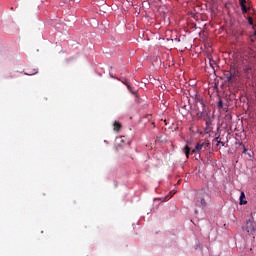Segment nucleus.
Returning <instances> with one entry per match:
<instances>
[{
	"label": "nucleus",
	"instance_id": "f257e3e1",
	"mask_svg": "<svg viewBox=\"0 0 256 256\" xmlns=\"http://www.w3.org/2000/svg\"><path fill=\"white\" fill-rule=\"evenodd\" d=\"M196 115L199 119H205L206 115H208L206 105L202 99H198L196 101Z\"/></svg>",
	"mask_w": 256,
	"mask_h": 256
},
{
	"label": "nucleus",
	"instance_id": "f03ea898",
	"mask_svg": "<svg viewBox=\"0 0 256 256\" xmlns=\"http://www.w3.org/2000/svg\"><path fill=\"white\" fill-rule=\"evenodd\" d=\"M211 143L208 140L205 141H199V143H196V146L194 149H192L191 153H201V151H208L210 149Z\"/></svg>",
	"mask_w": 256,
	"mask_h": 256
},
{
	"label": "nucleus",
	"instance_id": "7ed1b4c3",
	"mask_svg": "<svg viewBox=\"0 0 256 256\" xmlns=\"http://www.w3.org/2000/svg\"><path fill=\"white\" fill-rule=\"evenodd\" d=\"M209 197L208 193H206L205 191H201L200 193H198L196 195V205H198V207H206L207 205V201L206 198Z\"/></svg>",
	"mask_w": 256,
	"mask_h": 256
},
{
	"label": "nucleus",
	"instance_id": "20e7f679",
	"mask_svg": "<svg viewBox=\"0 0 256 256\" xmlns=\"http://www.w3.org/2000/svg\"><path fill=\"white\" fill-rule=\"evenodd\" d=\"M243 229H246L247 233H249L250 235L253 234L256 231L255 221H253L252 219H248Z\"/></svg>",
	"mask_w": 256,
	"mask_h": 256
},
{
	"label": "nucleus",
	"instance_id": "39448f33",
	"mask_svg": "<svg viewBox=\"0 0 256 256\" xmlns=\"http://www.w3.org/2000/svg\"><path fill=\"white\" fill-rule=\"evenodd\" d=\"M205 131L206 133H210L211 131H213V123L211 117H208V119H206Z\"/></svg>",
	"mask_w": 256,
	"mask_h": 256
},
{
	"label": "nucleus",
	"instance_id": "423d86ee",
	"mask_svg": "<svg viewBox=\"0 0 256 256\" xmlns=\"http://www.w3.org/2000/svg\"><path fill=\"white\" fill-rule=\"evenodd\" d=\"M238 74L239 71L235 67L230 68L231 81H235L237 79Z\"/></svg>",
	"mask_w": 256,
	"mask_h": 256
},
{
	"label": "nucleus",
	"instance_id": "0eeeda50",
	"mask_svg": "<svg viewBox=\"0 0 256 256\" xmlns=\"http://www.w3.org/2000/svg\"><path fill=\"white\" fill-rule=\"evenodd\" d=\"M122 83H124V84L127 86L128 90H129L131 93H133V94L136 93V91H134V89H132L129 79L123 78V79H122Z\"/></svg>",
	"mask_w": 256,
	"mask_h": 256
},
{
	"label": "nucleus",
	"instance_id": "6e6552de",
	"mask_svg": "<svg viewBox=\"0 0 256 256\" xmlns=\"http://www.w3.org/2000/svg\"><path fill=\"white\" fill-rule=\"evenodd\" d=\"M243 71L246 74V76L249 77L250 73L252 72V65H245L243 67Z\"/></svg>",
	"mask_w": 256,
	"mask_h": 256
},
{
	"label": "nucleus",
	"instance_id": "1a4fd4ad",
	"mask_svg": "<svg viewBox=\"0 0 256 256\" xmlns=\"http://www.w3.org/2000/svg\"><path fill=\"white\" fill-rule=\"evenodd\" d=\"M245 197H246V195H245L244 191H241V193H240V204L241 205L248 203V201L245 199Z\"/></svg>",
	"mask_w": 256,
	"mask_h": 256
},
{
	"label": "nucleus",
	"instance_id": "9d476101",
	"mask_svg": "<svg viewBox=\"0 0 256 256\" xmlns=\"http://www.w3.org/2000/svg\"><path fill=\"white\" fill-rule=\"evenodd\" d=\"M184 152L186 154V157L189 158V155L191 153V149H190L189 145H185Z\"/></svg>",
	"mask_w": 256,
	"mask_h": 256
},
{
	"label": "nucleus",
	"instance_id": "9b49d317",
	"mask_svg": "<svg viewBox=\"0 0 256 256\" xmlns=\"http://www.w3.org/2000/svg\"><path fill=\"white\" fill-rule=\"evenodd\" d=\"M224 75H225L227 81H232L231 69H230V71H226V73Z\"/></svg>",
	"mask_w": 256,
	"mask_h": 256
},
{
	"label": "nucleus",
	"instance_id": "f8f14e48",
	"mask_svg": "<svg viewBox=\"0 0 256 256\" xmlns=\"http://www.w3.org/2000/svg\"><path fill=\"white\" fill-rule=\"evenodd\" d=\"M114 129L116 131H119V129H121V123H119L118 121H115L114 122Z\"/></svg>",
	"mask_w": 256,
	"mask_h": 256
},
{
	"label": "nucleus",
	"instance_id": "ddd939ff",
	"mask_svg": "<svg viewBox=\"0 0 256 256\" xmlns=\"http://www.w3.org/2000/svg\"><path fill=\"white\" fill-rule=\"evenodd\" d=\"M223 107H224L223 100L219 99V101H218V109H223Z\"/></svg>",
	"mask_w": 256,
	"mask_h": 256
},
{
	"label": "nucleus",
	"instance_id": "4468645a",
	"mask_svg": "<svg viewBox=\"0 0 256 256\" xmlns=\"http://www.w3.org/2000/svg\"><path fill=\"white\" fill-rule=\"evenodd\" d=\"M241 9H242V13H247L248 9L246 7V3L242 4Z\"/></svg>",
	"mask_w": 256,
	"mask_h": 256
},
{
	"label": "nucleus",
	"instance_id": "2eb2a0df",
	"mask_svg": "<svg viewBox=\"0 0 256 256\" xmlns=\"http://www.w3.org/2000/svg\"><path fill=\"white\" fill-rule=\"evenodd\" d=\"M255 39H256V31H254V34H253V35H250V41H251L252 43L255 42Z\"/></svg>",
	"mask_w": 256,
	"mask_h": 256
},
{
	"label": "nucleus",
	"instance_id": "dca6fc26",
	"mask_svg": "<svg viewBox=\"0 0 256 256\" xmlns=\"http://www.w3.org/2000/svg\"><path fill=\"white\" fill-rule=\"evenodd\" d=\"M220 139V137H215L214 139H213V141H216L217 142V145H221L222 143H223V141H221V140H219Z\"/></svg>",
	"mask_w": 256,
	"mask_h": 256
},
{
	"label": "nucleus",
	"instance_id": "f3484780",
	"mask_svg": "<svg viewBox=\"0 0 256 256\" xmlns=\"http://www.w3.org/2000/svg\"><path fill=\"white\" fill-rule=\"evenodd\" d=\"M248 23H249L250 25H253V24H254L253 17H248Z\"/></svg>",
	"mask_w": 256,
	"mask_h": 256
},
{
	"label": "nucleus",
	"instance_id": "a211bd4d",
	"mask_svg": "<svg viewBox=\"0 0 256 256\" xmlns=\"http://www.w3.org/2000/svg\"><path fill=\"white\" fill-rule=\"evenodd\" d=\"M243 153H248V149L245 147V145H243Z\"/></svg>",
	"mask_w": 256,
	"mask_h": 256
},
{
	"label": "nucleus",
	"instance_id": "6ab92c4d",
	"mask_svg": "<svg viewBox=\"0 0 256 256\" xmlns=\"http://www.w3.org/2000/svg\"><path fill=\"white\" fill-rule=\"evenodd\" d=\"M244 3H246V0H240V6H242Z\"/></svg>",
	"mask_w": 256,
	"mask_h": 256
},
{
	"label": "nucleus",
	"instance_id": "aec40b11",
	"mask_svg": "<svg viewBox=\"0 0 256 256\" xmlns=\"http://www.w3.org/2000/svg\"><path fill=\"white\" fill-rule=\"evenodd\" d=\"M35 73H37V71H36V70H34V71H30V72H29V74H30V75H34Z\"/></svg>",
	"mask_w": 256,
	"mask_h": 256
},
{
	"label": "nucleus",
	"instance_id": "412c9836",
	"mask_svg": "<svg viewBox=\"0 0 256 256\" xmlns=\"http://www.w3.org/2000/svg\"><path fill=\"white\" fill-rule=\"evenodd\" d=\"M174 193L170 192V197H173Z\"/></svg>",
	"mask_w": 256,
	"mask_h": 256
},
{
	"label": "nucleus",
	"instance_id": "4be33fe9",
	"mask_svg": "<svg viewBox=\"0 0 256 256\" xmlns=\"http://www.w3.org/2000/svg\"><path fill=\"white\" fill-rule=\"evenodd\" d=\"M247 155H249V157H251V153L250 152H248Z\"/></svg>",
	"mask_w": 256,
	"mask_h": 256
},
{
	"label": "nucleus",
	"instance_id": "5701e85b",
	"mask_svg": "<svg viewBox=\"0 0 256 256\" xmlns=\"http://www.w3.org/2000/svg\"><path fill=\"white\" fill-rule=\"evenodd\" d=\"M121 141H124V137H121Z\"/></svg>",
	"mask_w": 256,
	"mask_h": 256
},
{
	"label": "nucleus",
	"instance_id": "b1692460",
	"mask_svg": "<svg viewBox=\"0 0 256 256\" xmlns=\"http://www.w3.org/2000/svg\"><path fill=\"white\" fill-rule=\"evenodd\" d=\"M222 145H223V146L225 145L224 141H222Z\"/></svg>",
	"mask_w": 256,
	"mask_h": 256
}]
</instances>
